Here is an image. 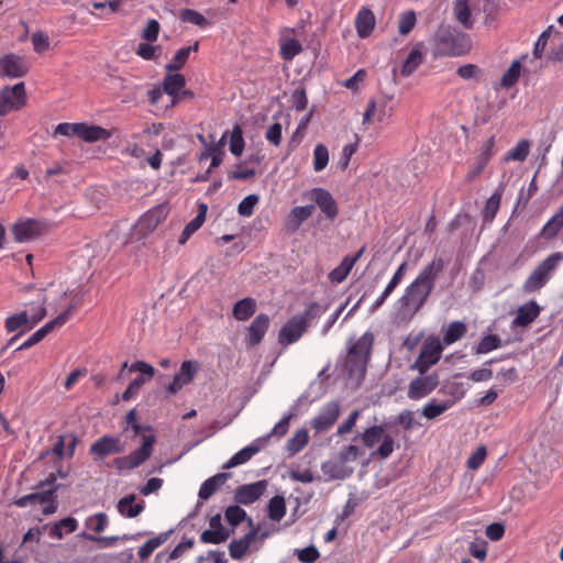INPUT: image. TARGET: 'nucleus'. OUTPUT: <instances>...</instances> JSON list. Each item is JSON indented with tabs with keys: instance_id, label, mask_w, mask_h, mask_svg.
Listing matches in <instances>:
<instances>
[{
	"instance_id": "1",
	"label": "nucleus",
	"mask_w": 563,
	"mask_h": 563,
	"mask_svg": "<svg viewBox=\"0 0 563 563\" xmlns=\"http://www.w3.org/2000/svg\"><path fill=\"white\" fill-rule=\"evenodd\" d=\"M444 266V260L437 256L421 269L398 299V316L410 319L424 306Z\"/></svg>"
},
{
	"instance_id": "2",
	"label": "nucleus",
	"mask_w": 563,
	"mask_h": 563,
	"mask_svg": "<svg viewBox=\"0 0 563 563\" xmlns=\"http://www.w3.org/2000/svg\"><path fill=\"white\" fill-rule=\"evenodd\" d=\"M130 429L133 431L135 437H141L142 443L130 454L113 459L111 466L114 467L118 473L132 471L145 463L151 457L156 443V435L154 434L151 426L140 424L137 422Z\"/></svg>"
},
{
	"instance_id": "3",
	"label": "nucleus",
	"mask_w": 563,
	"mask_h": 563,
	"mask_svg": "<svg viewBox=\"0 0 563 563\" xmlns=\"http://www.w3.org/2000/svg\"><path fill=\"white\" fill-rule=\"evenodd\" d=\"M433 44L435 56H462L472 47L471 38L466 33L445 24L437 29Z\"/></svg>"
},
{
	"instance_id": "4",
	"label": "nucleus",
	"mask_w": 563,
	"mask_h": 563,
	"mask_svg": "<svg viewBox=\"0 0 563 563\" xmlns=\"http://www.w3.org/2000/svg\"><path fill=\"white\" fill-rule=\"evenodd\" d=\"M373 343V333L366 331L360 339L349 346L344 367L350 377L363 378L365 376Z\"/></svg>"
},
{
	"instance_id": "5",
	"label": "nucleus",
	"mask_w": 563,
	"mask_h": 563,
	"mask_svg": "<svg viewBox=\"0 0 563 563\" xmlns=\"http://www.w3.org/2000/svg\"><path fill=\"white\" fill-rule=\"evenodd\" d=\"M562 261L563 253L561 252L547 256L525 280L522 285L523 291L532 294L544 287Z\"/></svg>"
},
{
	"instance_id": "6",
	"label": "nucleus",
	"mask_w": 563,
	"mask_h": 563,
	"mask_svg": "<svg viewBox=\"0 0 563 563\" xmlns=\"http://www.w3.org/2000/svg\"><path fill=\"white\" fill-rule=\"evenodd\" d=\"M308 398V393L302 394L289 408V410L283 416V418L273 427V429L265 435L257 438L251 444H249V460L264 449L272 438L277 440L282 439L289 429L290 420L298 415L299 405L303 399Z\"/></svg>"
},
{
	"instance_id": "7",
	"label": "nucleus",
	"mask_w": 563,
	"mask_h": 563,
	"mask_svg": "<svg viewBox=\"0 0 563 563\" xmlns=\"http://www.w3.org/2000/svg\"><path fill=\"white\" fill-rule=\"evenodd\" d=\"M64 135V136H77L80 140L93 143L101 140H108L111 136V133L99 126V125H90L87 123H59L54 131L55 135Z\"/></svg>"
},
{
	"instance_id": "8",
	"label": "nucleus",
	"mask_w": 563,
	"mask_h": 563,
	"mask_svg": "<svg viewBox=\"0 0 563 563\" xmlns=\"http://www.w3.org/2000/svg\"><path fill=\"white\" fill-rule=\"evenodd\" d=\"M51 229L52 225L46 220L26 218L13 225L12 233L16 242L23 243L46 234Z\"/></svg>"
},
{
	"instance_id": "9",
	"label": "nucleus",
	"mask_w": 563,
	"mask_h": 563,
	"mask_svg": "<svg viewBox=\"0 0 563 563\" xmlns=\"http://www.w3.org/2000/svg\"><path fill=\"white\" fill-rule=\"evenodd\" d=\"M168 208L166 205H158L146 211L134 225V233L140 238H146L167 218Z\"/></svg>"
},
{
	"instance_id": "10",
	"label": "nucleus",
	"mask_w": 563,
	"mask_h": 563,
	"mask_svg": "<svg viewBox=\"0 0 563 563\" xmlns=\"http://www.w3.org/2000/svg\"><path fill=\"white\" fill-rule=\"evenodd\" d=\"M26 104V91L24 82H18L12 87H4L0 91V115L20 110Z\"/></svg>"
},
{
	"instance_id": "11",
	"label": "nucleus",
	"mask_w": 563,
	"mask_h": 563,
	"mask_svg": "<svg viewBox=\"0 0 563 563\" xmlns=\"http://www.w3.org/2000/svg\"><path fill=\"white\" fill-rule=\"evenodd\" d=\"M443 346L438 338L428 339L411 368L419 371L420 374H424L431 365L439 362Z\"/></svg>"
},
{
	"instance_id": "12",
	"label": "nucleus",
	"mask_w": 563,
	"mask_h": 563,
	"mask_svg": "<svg viewBox=\"0 0 563 563\" xmlns=\"http://www.w3.org/2000/svg\"><path fill=\"white\" fill-rule=\"evenodd\" d=\"M305 196L314 202V208L318 207L327 220L334 221L336 219L339 207L329 190L317 187L306 192Z\"/></svg>"
},
{
	"instance_id": "13",
	"label": "nucleus",
	"mask_w": 563,
	"mask_h": 563,
	"mask_svg": "<svg viewBox=\"0 0 563 563\" xmlns=\"http://www.w3.org/2000/svg\"><path fill=\"white\" fill-rule=\"evenodd\" d=\"M125 448L120 437L102 435L95 441L89 448V454L93 461L98 462L111 454H120Z\"/></svg>"
},
{
	"instance_id": "14",
	"label": "nucleus",
	"mask_w": 563,
	"mask_h": 563,
	"mask_svg": "<svg viewBox=\"0 0 563 563\" xmlns=\"http://www.w3.org/2000/svg\"><path fill=\"white\" fill-rule=\"evenodd\" d=\"M68 295L71 296V301H70L69 306L63 312H60L56 318L48 321L42 328L38 329L44 338L48 333H51L54 329L60 328L62 325H64L69 320V318L71 317L74 311H76L82 305V296L84 295H82L81 290H70V291H65L63 294V296H65V297Z\"/></svg>"
},
{
	"instance_id": "15",
	"label": "nucleus",
	"mask_w": 563,
	"mask_h": 563,
	"mask_svg": "<svg viewBox=\"0 0 563 563\" xmlns=\"http://www.w3.org/2000/svg\"><path fill=\"white\" fill-rule=\"evenodd\" d=\"M439 385V376L433 373L426 376H418L412 379L408 387V398L419 400L431 394Z\"/></svg>"
},
{
	"instance_id": "16",
	"label": "nucleus",
	"mask_w": 563,
	"mask_h": 563,
	"mask_svg": "<svg viewBox=\"0 0 563 563\" xmlns=\"http://www.w3.org/2000/svg\"><path fill=\"white\" fill-rule=\"evenodd\" d=\"M27 71L29 65L23 57L14 54L0 57V77L20 78L25 76Z\"/></svg>"
},
{
	"instance_id": "17",
	"label": "nucleus",
	"mask_w": 563,
	"mask_h": 563,
	"mask_svg": "<svg viewBox=\"0 0 563 563\" xmlns=\"http://www.w3.org/2000/svg\"><path fill=\"white\" fill-rule=\"evenodd\" d=\"M200 366L197 361H184L179 372L174 376L173 382L167 386L170 394L178 393L184 386L192 382Z\"/></svg>"
},
{
	"instance_id": "18",
	"label": "nucleus",
	"mask_w": 563,
	"mask_h": 563,
	"mask_svg": "<svg viewBox=\"0 0 563 563\" xmlns=\"http://www.w3.org/2000/svg\"><path fill=\"white\" fill-rule=\"evenodd\" d=\"M307 324L302 321V317H291L280 329L278 333V342L287 346L297 342L306 332Z\"/></svg>"
},
{
	"instance_id": "19",
	"label": "nucleus",
	"mask_w": 563,
	"mask_h": 563,
	"mask_svg": "<svg viewBox=\"0 0 563 563\" xmlns=\"http://www.w3.org/2000/svg\"><path fill=\"white\" fill-rule=\"evenodd\" d=\"M495 144H496V141H495L494 135L490 136L485 143H483V145L479 148L478 154L475 157L474 165L471 167V169L467 173V176H466L467 180H473V179L477 178L483 173V170L485 169V167L487 166V164L494 156Z\"/></svg>"
},
{
	"instance_id": "20",
	"label": "nucleus",
	"mask_w": 563,
	"mask_h": 563,
	"mask_svg": "<svg viewBox=\"0 0 563 563\" xmlns=\"http://www.w3.org/2000/svg\"><path fill=\"white\" fill-rule=\"evenodd\" d=\"M339 413L340 406L336 401L327 402L312 419L311 427L318 432L325 431L336 421Z\"/></svg>"
},
{
	"instance_id": "21",
	"label": "nucleus",
	"mask_w": 563,
	"mask_h": 563,
	"mask_svg": "<svg viewBox=\"0 0 563 563\" xmlns=\"http://www.w3.org/2000/svg\"><path fill=\"white\" fill-rule=\"evenodd\" d=\"M210 529L205 530L200 534V541L202 543L219 544L228 540L229 531L225 530L221 522V515H214L209 520Z\"/></svg>"
},
{
	"instance_id": "22",
	"label": "nucleus",
	"mask_w": 563,
	"mask_h": 563,
	"mask_svg": "<svg viewBox=\"0 0 563 563\" xmlns=\"http://www.w3.org/2000/svg\"><path fill=\"white\" fill-rule=\"evenodd\" d=\"M541 308L536 300H530L521 305L516 317L511 321V327H527L531 324L540 314Z\"/></svg>"
},
{
	"instance_id": "23",
	"label": "nucleus",
	"mask_w": 563,
	"mask_h": 563,
	"mask_svg": "<svg viewBox=\"0 0 563 563\" xmlns=\"http://www.w3.org/2000/svg\"><path fill=\"white\" fill-rule=\"evenodd\" d=\"M314 212V205L294 207L286 218V228L290 232H296L300 225L309 219Z\"/></svg>"
},
{
	"instance_id": "24",
	"label": "nucleus",
	"mask_w": 563,
	"mask_h": 563,
	"mask_svg": "<svg viewBox=\"0 0 563 563\" xmlns=\"http://www.w3.org/2000/svg\"><path fill=\"white\" fill-rule=\"evenodd\" d=\"M376 19L373 13V11L368 8H362L355 18V29L357 32V35L361 38L368 37L374 27H375Z\"/></svg>"
},
{
	"instance_id": "25",
	"label": "nucleus",
	"mask_w": 563,
	"mask_h": 563,
	"mask_svg": "<svg viewBox=\"0 0 563 563\" xmlns=\"http://www.w3.org/2000/svg\"><path fill=\"white\" fill-rule=\"evenodd\" d=\"M78 528V521L74 517L60 519L53 525L43 526L44 531H48L49 537L54 539H63L65 533H73Z\"/></svg>"
},
{
	"instance_id": "26",
	"label": "nucleus",
	"mask_w": 563,
	"mask_h": 563,
	"mask_svg": "<svg viewBox=\"0 0 563 563\" xmlns=\"http://www.w3.org/2000/svg\"><path fill=\"white\" fill-rule=\"evenodd\" d=\"M563 228V205L559 210L544 223L540 230V238L544 240H553Z\"/></svg>"
},
{
	"instance_id": "27",
	"label": "nucleus",
	"mask_w": 563,
	"mask_h": 563,
	"mask_svg": "<svg viewBox=\"0 0 563 563\" xmlns=\"http://www.w3.org/2000/svg\"><path fill=\"white\" fill-rule=\"evenodd\" d=\"M269 327V318L268 316L261 313L255 317L252 321L251 325H249V343L257 344L264 338L267 329Z\"/></svg>"
},
{
	"instance_id": "28",
	"label": "nucleus",
	"mask_w": 563,
	"mask_h": 563,
	"mask_svg": "<svg viewBox=\"0 0 563 563\" xmlns=\"http://www.w3.org/2000/svg\"><path fill=\"white\" fill-rule=\"evenodd\" d=\"M231 477V473H219L202 483L198 496L200 499L210 498Z\"/></svg>"
},
{
	"instance_id": "29",
	"label": "nucleus",
	"mask_w": 563,
	"mask_h": 563,
	"mask_svg": "<svg viewBox=\"0 0 563 563\" xmlns=\"http://www.w3.org/2000/svg\"><path fill=\"white\" fill-rule=\"evenodd\" d=\"M424 55L422 52V43H417L408 54L407 58L401 66V75L405 77L410 76L423 62Z\"/></svg>"
},
{
	"instance_id": "30",
	"label": "nucleus",
	"mask_w": 563,
	"mask_h": 563,
	"mask_svg": "<svg viewBox=\"0 0 563 563\" xmlns=\"http://www.w3.org/2000/svg\"><path fill=\"white\" fill-rule=\"evenodd\" d=\"M136 496L131 494L121 498L117 505L118 511L125 518H134L144 510V503H135Z\"/></svg>"
},
{
	"instance_id": "31",
	"label": "nucleus",
	"mask_w": 563,
	"mask_h": 563,
	"mask_svg": "<svg viewBox=\"0 0 563 563\" xmlns=\"http://www.w3.org/2000/svg\"><path fill=\"white\" fill-rule=\"evenodd\" d=\"M441 331L444 345H451L466 334L467 325L463 321H453L448 327H442Z\"/></svg>"
},
{
	"instance_id": "32",
	"label": "nucleus",
	"mask_w": 563,
	"mask_h": 563,
	"mask_svg": "<svg viewBox=\"0 0 563 563\" xmlns=\"http://www.w3.org/2000/svg\"><path fill=\"white\" fill-rule=\"evenodd\" d=\"M54 493L55 488L32 493L15 499L14 505L23 508L27 507L29 505L46 504L47 501H51L52 497L54 496Z\"/></svg>"
},
{
	"instance_id": "33",
	"label": "nucleus",
	"mask_w": 563,
	"mask_h": 563,
	"mask_svg": "<svg viewBox=\"0 0 563 563\" xmlns=\"http://www.w3.org/2000/svg\"><path fill=\"white\" fill-rule=\"evenodd\" d=\"M198 49H199L198 42H196L194 45L180 48L173 56L172 60L165 66L166 70L172 73V71H177V70L181 69L185 66V64L187 63L190 53L197 52Z\"/></svg>"
},
{
	"instance_id": "34",
	"label": "nucleus",
	"mask_w": 563,
	"mask_h": 563,
	"mask_svg": "<svg viewBox=\"0 0 563 563\" xmlns=\"http://www.w3.org/2000/svg\"><path fill=\"white\" fill-rule=\"evenodd\" d=\"M309 434L307 429H298L286 443V451L289 456H294L299 453L308 443Z\"/></svg>"
},
{
	"instance_id": "35",
	"label": "nucleus",
	"mask_w": 563,
	"mask_h": 563,
	"mask_svg": "<svg viewBox=\"0 0 563 563\" xmlns=\"http://www.w3.org/2000/svg\"><path fill=\"white\" fill-rule=\"evenodd\" d=\"M185 85L186 79L181 74H167L162 82L165 93L170 96V99H173L174 96L185 87Z\"/></svg>"
},
{
	"instance_id": "36",
	"label": "nucleus",
	"mask_w": 563,
	"mask_h": 563,
	"mask_svg": "<svg viewBox=\"0 0 563 563\" xmlns=\"http://www.w3.org/2000/svg\"><path fill=\"white\" fill-rule=\"evenodd\" d=\"M454 401L452 400H442L438 401L437 399H431L429 402H427L422 409V415L429 419H435L443 412H445L448 409H450L453 406Z\"/></svg>"
},
{
	"instance_id": "37",
	"label": "nucleus",
	"mask_w": 563,
	"mask_h": 563,
	"mask_svg": "<svg viewBox=\"0 0 563 563\" xmlns=\"http://www.w3.org/2000/svg\"><path fill=\"white\" fill-rule=\"evenodd\" d=\"M530 151V142L528 140H520L515 147L509 150L504 156L503 161L508 162H523Z\"/></svg>"
},
{
	"instance_id": "38",
	"label": "nucleus",
	"mask_w": 563,
	"mask_h": 563,
	"mask_svg": "<svg viewBox=\"0 0 563 563\" xmlns=\"http://www.w3.org/2000/svg\"><path fill=\"white\" fill-rule=\"evenodd\" d=\"M279 46H280V56L285 60H291L295 56H297L302 51V46H301L300 42L294 37L282 38Z\"/></svg>"
},
{
	"instance_id": "39",
	"label": "nucleus",
	"mask_w": 563,
	"mask_h": 563,
	"mask_svg": "<svg viewBox=\"0 0 563 563\" xmlns=\"http://www.w3.org/2000/svg\"><path fill=\"white\" fill-rule=\"evenodd\" d=\"M30 324H31V321L29 318V313L26 311L11 314L4 321L5 330L9 333L15 332L19 329L24 328V327L26 329H29Z\"/></svg>"
},
{
	"instance_id": "40",
	"label": "nucleus",
	"mask_w": 563,
	"mask_h": 563,
	"mask_svg": "<svg viewBox=\"0 0 563 563\" xmlns=\"http://www.w3.org/2000/svg\"><path fill=\"white\" fill-rule=\"evenodd\" d=\"M454 13L456 20L467 30L472 29L471 10L467 0H455Z\"/></svg>"
},
{
	"instance_id": "41",
	"label": "nucleus",
	"mask_w": 563,
	"mask_h": 563,
	"mask_svg": "<svg viewBox=\"0 0 563 563\" xmlns=\"http://www.w3.org/2000/svg\"><path fill=\"white\" fill-rule=\"evenodd\" d=\"M384 427L383 426H373L367 428L363 433H361V440L364 446L373 448L383 438H384Z\"/></svg>"
},
{
	"instance_id": "42",
	"label": "nucleus",
	"mask_w": 563,
	"mask_h": 563,
	"mask_svg": "<svg viewBox=\"0 0 563 563\" xmlns=\"http://www.w3.org/2000/svg\"><path fill=\"white\" fill-rule=\"evenodd\" d=\"M109 525V517L106 512H97L86 518L85 527L95 533H101Z\"/></svg>"
},
{
	"instance_id": "43",
	"label": "nucleus",
	"mask_w": 563,
	"mask_h": 563,
	"mask_svg": "<svg viewBox=\"0 0 563 563\" xmlns=\"http://www.w3.org/2000/svg\"><path fill=\"white\" fill-rule=\"evenodd\" d=\"M521 73V64L519 60H514L508 69L503 74L500 86L503 88H510L517 84Z\"/></svg>"
},
{
	"instance_id": "44",
	"label": "nucleus",
	"mask_w": 563,
	"mask_h": 563,
	"mask_svg": "<svg viewBox=\"0 0 563 563\" xmlns=\"http://www.w3.org/2000/svg\"><path fill=\"white\" fill-rule=\"evenodd\" d=\"M268 517L274 521H279L286 514L285 498L274 496L267 505Z\"/></svg>"
},
{
	"instance_id": "45",
	"label": "nucleus",
	"mask_w": 563,
	"mask_h": 563,
	"mask_svg": "<svg viewBox=\"0 0 563 563\" xmlns=\"http://www.w3.org/2000/svg\"><path fill=\"white\" fill-rule=\"evenodd\" d=\"M80 537L88 540V541H91V542H96L99 548H110V547H113L117 544V542L122 539V540H131L132 537L128 536V534H124L123 537H119V536H111V537H98V536H95V534H90V533H87V532H82L80 533Z\"/></svg>"
},
{
	"instance_id": "46",
	"label": "nucleus",
	"mask_w": 563,
	"mask_h": 563,
	"mask_svg": "<svg viewBox=\"0 0 563 563\" xmlns=\"http://www.w3.org/2000/svg\"><path fill=\"white\" fill-rule=\"evenodd\" d=\"M135 54L144 60H156L161 54V46L145 41L137 45Z\"/></svg>"
},
{
	"instance_id": "47",
	"label": "nucleus",
	"mask_w": 563,
	"mask_h": 563,
	"mask_svg": "<svg viewBox=\"0 0 563 563\" xmlns=\"http://www.w3.org/2000/svg\"><path fill=\"white\" fill-rule=\"evenodd\" d=\"M501 341L498 335L496 334H487L482 338V340L478 342L476 346V353L477 354H486L494 350H497L501 347Z\"/></svg>"
},
{
	"instance_id": "48",
	"label": "nucleus",
	"mask_w": 563,
	"mask_h": 563,
	"mask_svg": "<svg viewBox=\"0 0 563 563\" xmlns=\"http://www.w3.org/2000/svg\"><path fill=\"white\" fill-rule=\"evenodd\" d=\"M179 19L183 22H187L200 27H206L209 25L208 20L198 11L194 9H184L180 11Z\"/></svg>"
},
{
	"instance_id": "49",
	"label": "nucleus",
	"mask_w": 563,
	"mask_h": 563,
	"mask_svg": "<svg viewBox=\"0 0 563 563\" xmlns=\"http://www.w3.org/2000/svg\"><path fill=\"white\" fill-rule=\"evenodd\" d=\"M329 163V151L325 145L318 144L313 150V169L323 170Z\"/></svg>"
},
{
	"instance_id": "50",
	"label": "nucleus",
	"mask_w": 563,
	"mask_h": 563,
	"mask_svg": "<svg viewBox=\"0 0 563 563\" xmlns=\"http://www.w3.org/2000/svg\"><path fill=\"white\" fill-rule=\"evenodd\" d=\"M413 411L409 409L402 410L394 420L385 423V427L393 428L397 424L401 426L405 430H410L413 427Z\"/></svg>"
},
{
	"instance_id": "51",
	"label": "nucleus",
	"mask_w": 563,
	"mask_h": 563,
	"mask_svg": "<svg viewBox=\"0 0 563 563\" xmlns=\"http://www.w3.org/2000/svg\"><path fill=\"white\" fill-rule=\"evenodd\" d=\"M244 148L243 131L240 125H234L230 136V151L232 154L239 156Z\"/></svg>"
},
{
	"instance_id": "52",
	"label": "nucleus",
	"mask_w": 563,
	"mask_h": 563,
	"mask_svg": "<svg viewBox=\"0 0 563 563\" xmlns=\"http://www.w3.org/2000/svg\"><path fill=\"white\" fill-rule=\"evenodd\" d=\"M417 22L416 12L413 10H408L400 15L398 23V32L401 35H407L415 27Z\"/></svg>"
},
{
	"instance_id": "53",
	"label": "nucleus",
	"mask_w": 563,
	"mask_h": 563,
	"mask_svg": "<svg viewBox=\"0 0 563 563\" xmlns=\"http://www.w3.org/2000/svg\"><path fill=\"white\" fill-rule=\"evenodd\" d=\"M161 24L155 19H150L141 32V37L150 43L156 42L159 35Z\"/></svg>"
},
{
	"instance_id": "54",
	"label": "nucleus",
	"mask_w": 563,
	"mask_h": 563,
	"mask_svg": "<svg viewBox=\"0 0 563 563\" xmlns=\"http://www.w3.org/2000/svg\"><path fill=\"white\" fill-rule=\"evenodd\" d=\"M166 538L162 536L155 537L146 541L142 547L139 548V556L142 561L148 559L152 553L165 542Z\"/></svg>"
},
{
	"instance_id": "55",
	"label": "nucleus",
	"mask_w": 563,
	"mask_h": 563,
	"mask_svg": "<svg viewBox=\"0 0 563 563\" xmlns=\"http://www.w3.org/2000/svg\"><path fill=\"white\" fill-rule=\"evenodd\" d=\"M327 309L328 307H322L318 302L313 301L310 302L301 313L295 316L302 317V321L308 325L309 321L319 318Z\"/></svg>"
},
{
	"instance_id": "56",
	"label": "nucleus",
	"mask_w": 563,
	"mask_h": 563,
	"mask_svg": "<svg viewBox=\"0 0 563 563\" xmlns=\"http://www.w3.org/2000/svg\"><path fill=\"white\" fill-rule=\"evenodd\" d=\"M272 533L268 529H263L261 526H254L253 520L249 517V549L257 540H264Z\"/></svg>"
},
{
	"instance_id": "57",
	"label": "nucleus",
	"mask_w": 563,
	"mask_h": 563,
	"mask_svg": "<svg viewBox=\"0 0 563 563\" xmlns=\"http://www.w3.org/2000/svg\"><path fill=\"white\" fill-rule=\"evenodd\" d=\"M268 482L266 479H261L256 483L249 484L247 487V500L249 504L257 500L266 490Z\"/></svg>"
},
{
	"instance_id": "58",
	"label": "nucleus",
	"mask_w": 563,
	"mask_h": 563,
	"mask_svg": "<svg viewBox=\"0 0 563 563\" xmlns=\"http://www.w3.org/2000/svg\"><path fill=\"white\" fill-rule=\"evenodd\" d=\"M291 106L297 111H302L306 109L308 99L306 89L303 87H298L291 92L290 97Z\"/></svg>"
},
{
	"instance_id": "59",
	"label": "nucleus",
	"mask_w": 563,
	"mask_h": 563,
	"mask_svg": "<svg viewBox=\"0 0 563 563\" xmlns=\"http://www.w3.org/2000/svg\"><path fill=\"white\" fill-rule=\"evenodd\" d=\"M224 516L227 521L234 527L244 520L246 514L240 506L234 505L227 508Z\"/></svg>"
},
{
	"instance_id": "60",
	"label": "nucleus",
	"mask_w": 563,
	"mask_h": 563,
	"mask_svg": "<svg viewBox=\"0 0 563 563\" xmlns=\"http://www.w3.org/2000/svg\"><path fill=\"white\" fill-rule=\"evenodd\" d=\"M552 27L553 26H549L547 30H544L540 35L539 37L537 38L536 43H534V46H533V56L536 58H541L543 53H544V49L547 47V44H548V41L550 38V35H551V31H552Z\"/></svg>"
},
{
	"instance_id": "61",
	"label": "nucleus",
	"mask_w": 563,
	"mask_h": 563,
	"mask_svg": "<svg viewBox=\"0 0 563 563\" xmlns=\"http://www.w3.org/2000/svg\"><path fill=\"white\" fill-rule=\"evenodd\" d=\"M393 96H384L379 101L377 102V120L379 122H383L387 117L391 114L393 107L390 106Z\"/></svg>"
},
{
	"instance_id": "62",
	"label": "nucleus",
	"mask_w": 563,
	"mask_h": 563,
	"mask_svg": "<svg viewBox=\"0 0 563 563\" xmlns=\"http://www.w3.org/2000/svg\"><path fill=\"white\" fill-rule=\"evenodd\" d=\"M487 455L485 446H478L467 459L466 465L470 470H477Z\"/></svg>"
},
{
	"instance_id": "63",
	"label": "nucleus",
	"mask_w": 563,
	"mask_h": 563,
	"mask_svg": "<svg viewBox=\"0 0 563 563\" xmlns=\"http://www.w3.org/2000/svg\"><path fill=\"white\" fill-rule=\"evenodd\" d=\"M320 556V552L314 545H309L297 550V558L302 563H314Z\"/></svg>"
},
{
	"instance_id": "64",
	"label": "nucleus",
	"mask_w": 563,
	"mask_h": 563,
	"mask_svg": "<svg viewBox=\"0 0 563 563\" xmlns=\"http://www.w3.org/2000/svg\"><path fill=\"white\" fill-rule=\"evenodd\" d=\"M34 51L38 54L46 52L49 48V38L43 32H35L31 37Z\"/></svg>"
}]
</instances>
